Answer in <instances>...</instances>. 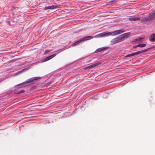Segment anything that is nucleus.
I'll list each match as a JSON object with an SVG mask.
<instances>
[{"label": "nucleus", "mask_w": 155, "mask_h": 155, "mask_svg": "<svg viewBox=\"0 0 155 155\" xmlns=\"http://www.w3.org/2000/svg\"><path fill=\"white\" fill-rule=\"evenodd\" d=\"M123 29H121L115 31L113 32H109L108 33L103 32L98 34L94 37V38H98L100 37H105L110 36V35H116L120 34L125 32Z\"/></svg>", "instance_id": "1"}, {"label": "nucleus", "mask_w": 155, "mask_h": 155, "mask_svg": "<svg viewBox=\"0 0 155 155\" xmlns=\"http://www.w3.org/2000/svg\"><path fill=\"white\" fill-rule=\"evenodd\" d=\"M130 33L127 32L113 39L111 41V44L112 45L116 43L123 41L126 39L128 38Z\"/></svg>", "instance_id": "2"}, {"label": "nucleus", "mask_w": 155, "mask_h": 155, "mask_svg": "<svg viewBox=\"0 0 155 155\" xmlns=\"http://www.w3.org/2000/svg\"><path fill=\"white\" fill-rule=\"evenodd\" d=\"M40 78L39 77H35L32 78L28 79V80H27L26 82L22 83L20 84L16 85L15 87H17L18 86H20V87H24L25 86L26 84L31 83L34 81L38 80Z\"/></svg>", "instance_id": "3"}, {"label": "nucleus", "mask_w": 155, "mask_h": 155, "mask_svg": "<svg viewBox=\"0 0 155 155\" xmlns=\"http://www.w3.org/2000/svg\"><path fill=\"white\" fill-rule=\"evenodd\" d=\"M152 16L151 15H150L148 17H145L141 20V22L143 23H146L150 20L153 19Z\"/></svg>", "instance_id": "4"}, {"label": "nucleus", "mask_w": 155, "mask_h": 155, "mask_svg": "<svg viewBox=\"0 0 155 155\" xmlns=\"http://www.w3.org/2000/svg\"><path fill=\"white\" fill-rule=\"evenodd\" d=\"M140 19L137 15H134L128 17V19L130 21L138 20Z\"/></svg>", "instance_id": "5"}, {"label": "nucleus", "mask_w": 155, "mask_h": 155, "mask_svg": "<svg viewBox=\"0 0 155 155\" xmlns=\"http://www.w3.org/2000/svg\"><path fill=\"white\" fill-rule=\"evenodd\" d=\"M56 55V54H52L51 55H50L47 57L45 59H43V62H45L46 61H47L49 60L50 59H51L52 58L54 57Z\"/></svg>", "instance_id": "6"}, {"label": "nucleus", "mask_w": 155, "mask_h": 155, "mask_svg": "<svg viewBox=\"0 0 155 155\" xmlns=\"http://www.w3.org/2000/svg\"><path fill=\"white\" fill-rule=\"evenodd\" d=\"M147 49H145L144 50L139 51L133 53V54L134 56L137 55L139 54H141L143 53L144 52L146 51H147Z\"/></svg>", "instance_id": "7"}, {"label": "nucleus", "mask_w": 155, "mask_h": 155, "mask_svg": "<svg viewBox=\"0 0 155 155\" xmlns=\"http://www.w3.org/2000/svg\"><path fill=\"white\" fill-rule=\"evenodd\" d=\"M101 64L100 63H96L94 64H91L90 65L88 66L87 67V68L90 69L93 67H95L97 66V65H99Z\"/></svg>", "instance_id": "8"}, {"label": "nucleus", "mask_w": 155, "mask_h": 155, "mask_svg": "<svg viewBox=\"0 0 155 155\" xmlns=\"http://www.w3.org/2000/svg\"><path fill=\"white\" fill-rule=\"evenodd\" d=\"M57 8H58V6H51L46 7L45 8V10L53 9H56Z\"/></svg>", "instance_id": "9"}, {"label": "nucleus", "mask_w": 155, "mask_h": 155, "mask_svg": "<svg viewBox=\"0 0 155 155\" xmlns=\"http://www.w3.org/2000/svg\"><path fill=\"white\" fill-rule=\"evenodd\" d=\"M93 37L91 36H88L84 38H81L82 41H86L87 40H90L93 38Z\"/></svg>", "instance_id": "10"}, {"label": "nucleus", "mask_w": 155, "mask_h": 155, "mask_svg": "<svg viewBox=\"0 0 155 155\" xmlns=\"http://www.w3.org/2000/svg\"><path fill=\"white\" fill-rule=\"evenodd\" d=\"M106 48H107L106 47H102L100 48L96 49L95 51V52L96 53L104 51V50L106 49Z\"/></svg>", "instance_id": "11"}, {"label": "nucleus", "mask_w": 155, "mask_h": 155, "mask_svg": "<svg viewBox=\"0 0 155 155\" xmlns=\"http://www.w3.org/2000/svg\"><path fill=\"white\" fill-rule=\"evenodd\" d=\"M150 41L152 42H153L155 41V34H153L151 35Z\"/></svg>", "instance_id": "12"}, {"label": "nucleus", "mask_w": 155, "mask_h": 155, "mask_svg": "<svg viewBox=\"0 0 155 155\" xmlns=\"http://www.w3.org/2000/svg\"><path fill=\"white\" fill-rule=\"evenodd\" d=\"M81 41H82V40L81 38L79 40L76 41V42L74 43L72 45L73 46H75L76 45H78V44H79L80 42H81Z\"/></svg>", "instance_id": "13"}, {"label": "nucleus", "mask_w": 155, "mask_h": 155, "mask_svg": "<svg viewBox=\"0 0 155 155\" xmlns=\"http://www.w3.org/2000/svg\"><path fill=\"white\" fill-rule=\"evenodd\" d=\"M143 38H136L134 39L133 41L134 42H136V41H138V42H140L142 39Z\"/></svg>", "instance_id": "14"}, {"label": "nucleus", "mask_w": 155, "mask_h": 155, "mask_svg": "<svg viewBox=\"0 0 155 155\" xmlns=\"http://www.w3.org/2000/svg\"><path fill=\"white\" fill-rule=\"evenodd\" d=\"M146 46V45L144 44H140L138 45V47H143Z\"/></svg>", "instance_id": "15"}, {"label": "nucleus", "mask_w": 155, "mask_h": 155, "mask_svg": "<svg viewBox=\"0 0 155 155\" xmlns=\"http://www.w3.org/2000/svg\"><path fill=\"white\" fill-rule=\"evenodd\" d=\"M134 56L133 54V53H132V54H127V55L126 56V57H131V56Z\"/></svg>", "instance_id": "16"}, {"label": "nucleus", "mask_w": 155, "mask_h": 155, "mask_svg": "<svg viewBox=\"0 0 155 155\" xmlns=\"http://www.w3.org/2000/svg\"><path fill=\"white\" fill-rule=\"evenodd\" d=\"M51 51V50H47L45 51L44 52V54H46L50 52Z\"/></svg>", "instance_id": "17"}, {"label": "nucleus", "mask_w": 155, "mask_h": 155, "mask_svg": "<svg viewBox=\"0 0 155 155\" xmlns=\"http://www.w3.org/2000/svg\"><path fill=\"white\" fill-rule=\"evenodd\" d=\"M151 16H152V17L154 18V16H155V12L152 14Z\"/></svg>", "instance_id": "18"}, {"label": "nucleus", "mask_w": 155, "mask_h": 155, "mask_svg": "<svg viewBox=\"0 0 155 155\" xmlns=\"http://www.w3.org/2000/svg\"><path fill=\"white\" fill-rule=\"evenodd\" d=\"M138 47V45H134L133 46L134 48H136Z\"/></svg>", "instance_id": "19"}]
</instances>
